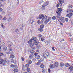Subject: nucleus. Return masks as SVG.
<instances>
[{"mask_svg":"<svg viewBox=\"0 0 73 73\" xmlns=\"http://www.w3.org/2000/svg\"><path fill=\"white\" fill-rule=\"evenodd\" d=\"M36 39L35 37H33L31 39L30 41H31L32 42H33L34 44L36 45H38L39 43L38 41L36 40Z\"/></svg>","mask_w":73,"mask_h":73,"instance_id":"nucleus-1","label":"nucleus"},{"mask_svg":"<svg viewBox=\"0 0 73 73\" xmlns=\"http://www.w3.org/2000/svg\"><path fill=\"white\" fill-rule=\"evenodd\" d=\"M32 42L31 40H29L28 42V43L29 44V46L30 47H32L34 45V42Z\"/></svg>","mask_w":73,"mask_h":73,"instance_id":"nucleus-2","label":"nucleus"},{"mask_svg":"<svg viewBox=\"0 0 73 73\" xmlns=\"http://www.w3.org/2000/svg\"><path fill=\"white\" fill-rule=\"evenodd\" d=\"M35 58L37 59H39L40 58V55H38V53H35Z\"/></svg>","mask_w":73,"mask_h":73,"instance_id":"nucleus-3","label":"nucleus"},{"mask_svg":"<svg viewBox=\"0 0 73 73\" xmlns=\"http://www.w3.org/2000/svg\"><path fill=\"white\" fill-rule=\"evenodd\" d=\"M58 11H56V13L58 12V13H60V12L62 11V8H58Z\"/></svg>","mask_w":73,"mask_h":73,"instance_id":"nucleus-4","label":"nucleus"},{"mask_svg":"<svg viewBox=\"0 0 73 73\" xmlns=\"http://www.w3.org/2000/svg\"><path fill=\"white\" fill-rule=\"evenodd\" d=\"M43 18L42 20V22H43L44 21H45V20H46V19L47 18H48V17H47V16L46 15H45L44 16H43Z\"/></svg>","mask_w":73,"mask_h":73,"instance_id":"nucleus-5","label":"nucleus"},{"mask_svg":"<svg viewBox=\"0 0 73 73\" xmlns=\"http://www.w3.org/2000/svg\"><path fill=\"white\" fill-rule=\"evenodd\" d=\"M56 13H57V15H57L56 16V17L57 18V19H58V17H60V16H61V13H58V12H56Z\"/></svg>","mask_w":73,"mask_h":73,"instance_id":"nucleus-6","label":"nucleus"},{"mask_svg":"<svg viewBox=\"0 0 73 73\" xmlns=\"http://www.w3.org/2000/svg\"><path fill=\"white\" fill-rule=\"evenodd\" d=\"M45 54L46 55V56H47V57H49V56H50V53L48 51H46L45 52Z\"/></svg>","mask_w":73,"mask_h":73,"instance_id":"nucleus-7","label":"nucleus"},{"mask_svg":"<svg viewBox=\"0 0 73 73\" xmlns=\"http://www.w3.org/2000/svg\"><path fill=\"white\" fill-rule=\"evenodd\" d=\"M44 17V15L43 14H41V15H39L38 18L39 19H41L42 17Z\"/></svg>","mask_w":73,"mask_h":73,"instance_id":"nucleus-8","label":"nucleus"},{"mask_svg":"<svg viewBox=\"0 0 73 73\" xmlns=\"http://www.w3.org/2000/svg\"><path fill=\"white\" fill-rule=\"evenodd\" d=\"M3 63L4 64H6L7 63V59H4L3 60Z\"/></svg>","mask_w":73,"mask_h":73,"instance_id":"nucleus-9","label":"nucleus"},{"mask_svg":"<svg viewBox=\"0 0 73 73\" xmlns=\"http://www.w3.org/2000/svg\"><path fill=\"white\" fill-rule=\"evenodd\" d=\"M60 18H61V21L62 23H64V18L62 17H61Z\"/></svg>","mask_w":73,"mask_h":73,"instance_id":"nucleus-10","label":"nucleus"},{"mask_svg":"<svg viewBox=\"0 0 73 73\" xmlns=\"http://www.w3.org/2000/svg\"><path fill=\"white\" fill-rule=\"evenodd\" d=\"M49 4V2L48 1H46L44 3V5L45 6H46V5H48Z\"/></svg>","mask_w":73,"mask_h":73,"instance_id":"nucleus-11","label":"nucleus"},{"mask_svg":"<svg viewBox=\"0 0 73 73\" xmlns=\"http://www.w3.org/2000/svg\"><path fill=\"white\" fill-rule=\"evenodd\" d=\"M54 65L56 67H57L58 65V62H56L54 64Z\"/></svg>","mask_w":73,"mask_h":73,"instance_id":"nucleus-12","label":"nucleus"},{"mask_svg":"<svg viewBox=\"0 0 73 73\" xmlns=\"http://www.w3.org/2000/svg\"><path fill=\"white\" fill-rule=\"evenodd\" d=\"M69 69H70V72H72L73 70V66H70L69 67Z\"/></svg>","mask_w":73,"mask_h":73,"instance_id":"nucleus-13","label":"nucleus"},{"mask_svg":"<svg viewBox=\"0 0 73 73\" xmlns=\"http://www.w3.org/2000/svg\"><path fill=\"white\" fill-rule=\"evenodd\" d=\"M1 46L3 48V47H4L5 46V43L4 42L1 43Z\"/></svg>","mask_w":73,"mask_h":73,"instance_id":"nucleus-14","label":"nucleus"},{"mask_svg":"<svg viewBox=\"0 0 73 73\" xmlns=\"http://www.w3.org/2000/svg\"><path fill=\"white\" fill-rule=\"evenodd\" d=\"M3 59H0V64H3Z\"/></svg>","mask_w":73,"mask_h":73,"instance_id":"nucleus-15","label":"nucleus"},{"mask_svg":"<svg viewBox=\"0 0 73 73\" xmlns=\"http://www.w3.org/2000/svg\"><path fill=\"white\" fill-rule=\"evenodd\" d=\"M10 58H15V56L11 54L10 55Z\"/></svg>","mask_w":73,"mask_h":73,"instance_id":"nucleus-16","label":"nucleus"},{"mask_svg":"<svg viewBox=\"0 0 73 73\" xmlns=\"http://www.w3.org/2000/svg\"><path fill=\"white\" fill-rule=\"evenodd\" d=\"M29 58L30 59L33 58V55L32 54H31L29 56Z\"/></svg>","mask_w":73,"mask_h":73,"instance_id":"nucleus-17","label":"nucleus"},{"mask_svg":"<svg viewBox=\"0 0 73 73\" xmlns=\"http://www.w3.org/2000/svg\"><path fill=\"white\" fill-rule=\"evenodd\" d=\"M40 64H41V61L40 60H38V62L36 63V65H40Z\"/></svg>","mask_w":73,"mask_h":73,"instance_id":"nucleus-18","label":"nucleus"},{"mask_svg":"<svg viewBox=\"0 0 73 73\" xmlns=\"http://www.w3.org/2000/svg\"><path fill=\"white\" fill-rule=\"evenodd\" d=\"M65 66L66 67H69V66H70V65H69V64L68 63H66L65 64Z\"/></svg>","mask_w":73,"mask_h":73,"instance_id":"nucleus-19","label":"nucleus"},{"mask_svg":"<svg viewBox=\"0 0 73 73\" xmlns=\"http://www.w3.org/2000/svg\"><path fill=\"white\" fill-rule=\"evenodd\" d=\"M40 67L43 69V68H44V64H42L40 65Z\"/></svg>","mask_w":73,"mask_h":73,"instance_id":"nucleus-20","label":"nucleus"},{"mask_svg":"<svg viewBox=\"0 0 73 73\" xmlns=\"http://www.w3.org/2000/svg\"><path fill=\"white\" fill-rule=\"evenodd\" d=\"M38 30L40 32H42L43 31V29L41 28L38 29Z\"/></svg>","mask_w":73,"mask_h":73,"instance_id":"nucleus-21","label":"nucleus"},{"mask_svg":"<svg viewBox=\"0 0 73 73\" xmlns=\"http://www.w3.org/2000/svg\"><path fill=\"white\" fill-rule=\"evenodd\" d=\"M50 68H52V69H53L54 68V66H53V64L50 65Z\"/></svg>","mask_w":73,"mask_h":73,"instance_id":"nucleus-22","label":"nucleus"},{"mask_svg":"<svg viewBox=\"0 0 73 73\" xmlns=\"http://www.w3.org/2000/svg\"><path fill=\"white\" fill-rule=\"evenodd\" d=\"M7 20H8V21L10 22L11 21H12V18H9L8 19H7Z\"/></svg>","mask_w":73,"mask_h":73,"instance_id":"nucleus-23","label":"nucleus"},{"mask_svg":"<svg viewBox=\"0 0 73 73\" xmlns=\"http://www.w3.org/2000/svg\"><path fill=\"white\" fill-rule=\"evenodd\" d=\"M64 63H61L60 66L61 67H62L64 65Z\"/></svg>","mask_w":73,"mask_h":73,"instance_id":"nucleus-24","label":"nucleus"},{"mask_svg":"<svg viewBox=\"0 0 73 73\" xmlns=\"http://www.w3.org/2000/svg\"><path fill=\"white\" fill-rule=\"evenodd\" d=\"M49 19H47L45 21V24H47V23L48 22H49Z\"/></svg>","mask_w":73,"mask_h":73,"instance_id":"nucleus-25","label":"nucleus"},{"mask_svg":"<svg viewBox=\"0 0 73 73\" xmlns=\"http://www.w3.org/2000/svg\"><path fill=\"white\" fill-rule=\"evenodd\" d=\"M40 28H42V29H43V28H44V25H40Z\"/></svg>","mask_w":73,"mask_h":73,"instance_id":"nucleus-26","label":"nucleus"},{"mask_svg":"<svg viewBox=\"0 0 73 73\" xmlns=\"http://www.w3.org/2000/svg\"><path fill=\"white\" fill-rule=\"evenodd\" d=\"M30 70H30V68H28L27 69V72H30Z\"/></svg>","mask_w":73,"mask_h":73,"instance_id":"nucleus-27","label":"nucleus"},{"mask_svg":"<svg viewBox=\"0 0 73 73\" xmlns=\"http://www.w3.org/2000/svg\"><path fill=\"white\" fill-rule=\"evenodd\" d=\"M52 20H55L56 19V16H54L52 18Z\"/></svg>","mask_w":73,"mask_h":73,"instance_id":"nucleus-28","label":"nucleus"},{"mask_svg":"<svg viewBox=\"0 0 73 73\" xmlns=\"http://www.w3.org/2000/svg\"><path fill=\"white\" fill-rule=\"evenodd\" d=\"M67 13H69V14L70 13V10H67Z\"/></svg>","mask_w":73,"mask_h":73,"instance_id":"nucleus-29","label":"nucleus"},{"mask_svg":"<svg viewBox=\"0 0 73 73\" xmlns=\"http://www.w3.org/2000/svg\"><path fill=\"white\" fill-rule=\"evenodd\" d=\"M68 8H72V7H73V6L71 5H69L68 6Z\"/></svg>","mask_w":73,"mask_h":73,"instance_id":"nucleus-30","label":"nucleus"},{"mask_svg":"<svg viewBox=\"0 0 73 73\" xmlns=\"http://www.w3.org/2000/svg\"><path fill=\"white\" fill-rule=\"evenodd\" d=\"M40 47H41V46L40 45H38L36 47L38 49H40Z\"/></svg>","mask_w":73,"mask_h":73,"instance_id":"nucleus-31","label":"nucleus"},{"mask_svg":"<svg viewBox=\"0 0 73 73\" xmlns=\"http://www.w3.org/2000/svg\"><path fill=\"white\" fill-rule=\"evenodd\" d=\"M1 27H2L3 28H5V27L4 26V25L3 24V23H1Z\"/></svg>","mask_w":73,"mask_h":73,"instance_id":"nucleus-32","label":"nucleus"},{"mask_svg":"<svg viewBox=\"0 0 73 73\" xmlns=\"http://www.w3.org/2000/svg\"><path fill=\"white\" fill-rule=\"evenodd\" d=\"M14 71L15 72H18V69H17V68H15L14 70Z\"/></svg>","mask_w":73,"mask_h":73,"instance_id":"nucleus-33","label":"nucleus"},{"mask_svg":"<svg viewBox=\"0 0 73 73\" xmlns=\"http://www.w3.org/2000/svg\"><path fill=\"white\" fill-rule=\"evenodd\" d=\"M60 3L59 2V3H58L57 4V5H56L57 8H58V7H59V5H60Z\"/></svg>","mask_w":73,"mask_h":73,"instance_id":"nucleus-34","label":"nucleus"},{"mask_svg":"<svg viewBox=\"0 0 73 73\" xmlns=\"http://www.w3.org/2000/svg\"><path fill=\"white\" fill-rule=\"evenodd\" d=\"M58 20L59 22H60L61 21V19L60 17H59L58 18Z\"/></svg>","mask_w":73,"mask_h":73,"instance_id":"nucleus-35","label":"nucleus"},{"mask_svg":"<svg viewBox=\"0 0 73 73\" xmlns=\"http://www.w3.org/2000/svg\"><path fill=\"white\" fill-rule=\"evenodd\" d=\"M30 52L31 53L33 54L35 52V51L33 50H31L30 51Z\"/></svg>","mask_w":73,"mask_h":73,"instance_id":"nucleus-36","label":"nucleus"},{"mask_svg":"<svg viewBox=\"0 0 73 73\" xmlns=\"http://www.w3.org/2000/svg\"><path fill=\"white\" fill-rule=\"evenodd\" d=\"M4 50H5V51H6L7 50V47L5 46L3 48Z\"/></svg>","mask_w":73,"mask_h":73,"instance_id":"nucleus-37","label":"nucleus"},{"mask_svg":"<svg viewBox=\"0 0 73 73\" xmlns=\"http://www.w3.org/2000/svg\"><path fill=\"white\" fill-rule=\"evenodd\" d=\"M45 5H43L42 7V9H45Z\"/></svg>","mask_w":73,"mask_h":73,"instance_id":"nucleus-38","label":"nucleus"},{"mask_svg":"<svg viewBox=\"0 0 73 73\" xmlns=\"http://www.w3.org/2000/svg\"><path fill=\"white\" fill-rule=\"evenodd\" d=\"M29 64H32V61L29 60L28 62Z\"/></svg>","mask_w":73,"mask_h":73,"instance_id":"nucleus-39","label":"nucleus"},{"mask_svg":"<svg viewBox=\"0 0 73 73\" xmlns=\"http://www.w3.org/2000/svg\"><path fill=\"white\" fill-rule=\"evenodd\" d=\"M9 51H10V52H12V48H9Z\"/></svg>","mask_w":73,"mask_h":73,"instance_id":"nucleus-40","label":"nucleus"},{"mask_svg":"<svg viewBox=\"0 0 73 73\" xmlns=\"http://www.w3.org/2000/svg\"><path fill=\"white\" fill-rule=\"evenodd\" d=\"M29 65L28 64H27L25 65V66L26 68H27V67H29Z\"/></svg>","mask_w":73,"mask_h":73,"instance_id":"nucleus-41","label":"nucleus"},{"mask_svg":"<svg viewBox=\"0 0 73 73\" xmlns=\"http://www.w3.org/2000/svg\"><path fill=\"white\" fill-rule=\"evenodd\" d=\"M42 73H45V70H42Z\"/></svg>","mask_w":73,"mask_h":73,"instance_id":"nucleus-42","label":"nucleus"},{"mask_svg":"<svg viewBox=\"0 0 73 73\" xmlns=\"http://www.w3.org/2000/svg\"><path fill=\"white\" fill-rule=\"evenodd\" d=\"M37 23L38 24H41V22L40 21H37Z\"/></svg>","mask_w":73,"mask_h":73,"instance_id":"nucleus-43","label":"nucleus"},{"mask_svg":"<svg viewBox=\"0 0 73 73\" xmlns=\"http://www.w3.org/2000/svg\"><path fill=\"white\" fill-rule=\"evenodd\" d=\"M3 9L2 8L0 7V12H1L3 11Z\"/></svg>","mask_w":73,"mask_h":73,"instance_id":"nucleus-44","label":"nucleus"},{"mask_svg":"<svg viewBox=\"0 0 73 73\" xmlns=\"http://www.w3.org/2000/svg\"><path fill=\"white\" fill-rule=\"evenodd\" d=\"M11 62H13V63H14V62H15L13 60V59L12 58L11 59Z\"/></svg>","mask_w":73,"mask_h":73,"instance_id":"nucleus-45","label":"nucleus"},{"mask_svg":"<svg viewBox=\"0 0 73 73\" xmlns=\"http://www.w3.org/2000/svg\"><path fill=\"white\" fill-rule=\"evenodd\" d=\"M45 40V39L44 38H42L41 39V41H44Z\"/></svg>","mask_w":73,"mask_h":73,"instance_id":"nucleus-46","label":"nucleus"},{"mask_svg":"<svg viewBox=\"0 0 73 73\" xmlns=\"http://www.w3.org/2000/svg\"><path fill=\"white\" fill-rule=\"evenodd\" d=\"M3 54H3V53H2L0 52V56H3Z\"/></svg>","mask_w":73,"mask_h":73,"instance_id":"nucleus-47","label":"nucleus"},{"mask_svg":"<svg viewBox=\"0 0 73 73\" xmlns=\"http://www.w3.org/2000/svg\"><path fill=\"white\" fill-rule=\"evenodd\" d=\"M11 67L12 68H13L14 67H15V65H13V64H11Z\"/></svg>","mask_w":73,"mask_h":73,"instance_id":"nucleus-48","label":"nucleus"},{"mask_svg":"<svg viewBox=\"0 0 73 73\" xmlns=\"http://www.w3.org/2000/svg\"><path fill=\"white\" fill-rule=\"evenodd\" d=\"M64 41V39H60V42H61V41Z\"/></svg>","mask_w":73,"mask_h":73,"instance_id":"nucleus-49","label":"nucleus"},{"mask_svg":"<svg viewBox=\"0 0 73 73\" xmlns=\"http://www.w3.org/2000/svg\"><path fill=\"white\" fill-rule=\"evenodd\" d=\"M67 16L69 18H70V17H71V16H70V15H69V14H67Z\"/></svg>","mask_w":73,"mask_h":73,"instance_id":"nucleus-50","label":"nucleus"},{"mask_svg":"<svg viewBox=\"0 0 73 73\" xmlns=\"http://www.w3.org/2000/svg\"><path fill=\"white\" fill-rule=\"evenodd\" d=\"M38 37H41L42 36L41 35V34H39L38 35Z\"/></svg>","mask_w":73,"mask_h":73,"instance_id":"nucleus-51","label":"nucleus"},{"mask_svg":"<svg viewBox=\"0 0 73 73\" xmlns=\"http://www.w3.org/2000/svg\"><path fill=\"white\" fill-rule=\"evenodd\" d=\"M14 68H15V69H17V68H18V67H17V66H15Z\"/></svg>","mask_w":73,"mask_h":73,"instance_id":"nucleus-52","label":"nucleus"},{"mask_svg":"<svg viewBox=\"0 0 73 73\" xmlns=\"http://www.w3.org/2000/svg\"><path fill=\"white\" fill-rule=\"evenodd\" d=\"M39 4H40V5H42L43 4V3L41 2H39Z\"/></svg>","mask_w":73,"mask_h":73,"instance_id":"nucleus-53","label":"nucleus"},{"mask_svg":"<svg viewBox=\"0 0 73 73\" xmlns=\"http://www.w3.org/2000/svg\"><path fill=\"white\" fill-rule=\"evenodd\" d=\"M6 19H7V18H6V17H4L2 19V20H6Z\"/></svg>","mask_w":73,"mask_h":73,"instance_id":"nucleus-54","label":"nucleus"},{"mask_svg":"<svg viewBox=\"0 0 73 73\" xmlns=\"http://www.w3.org/2000/svg\"><path fill=\"white\" fill-rule=\"evenodd\" d=\"M31 48H32V49H36V47H32Z\"/></svg>","mask_w":73,"mask_h":73,"instance_id":"nucleus-55","label":"nucleus"},{"mask_svg":"<svg viewBox=\"0 0 73 73\" xmlns=\"http://www.w3.org/2000/svg\"><path fill=\"white\" fill-rule=\"evenodd\" d=\"M52 49L53 50H54V51L55 50V49H54V47H52Z\"/></svg>","mask_w":73,"mask_h":73,"instance_id":"nucleus-56","label":"nucleus"},{"mask_svg":"<svg viewBox=\"0 0 73 73\" xmlns=\"http://www.w3.org/2000/svg\"><path fill=\"white\" fill-rule=\"evenodd\" d=\"M65 20L66 21H68V18H65Z\"/></svg>","mask_w":73,"mask_h":73,"instance_id":"nucleus-57","label":"nucleus"},{"mask_svg":"<svg viewBox=\"0 0 73 73\" xmlns=\"http://www.w3.org/2000/svg\"><path fill=\"white\" fill-rule=\"evenodd\" d=\"M15 32H16L18 33L19 32V30H18V29H17L15 30Z\"/></svg>","mask_w":73,"mask_h":73,"instance_id":"nucleus-58","label":"nucleus"},{"mask_svg":"<svg viewBox=\"0 0 73 73\" xmlns=\"http://www.w3.org/2000/svg\"><path fill=\"white\" fill-rule=\"evenodd\" d=\"M70 16H72V15H73V13H70Z\"/></svg>","mask_w":73,"mask_h":73,"instance_id":"nucleus-59","label":"nucleus"},{"mask_svg":"<svg viewBox=\"0 0 73 73\" xmlns=\"http://www.w3.org/2000/svg\"><path fill=\"white\" fill-rule=\"evenodd\" d=\"M21 60L23 61H24V58H23V57H21Z\"/></svg>","mask_w":73,"mask_h":73,"instance_id":"nucleus-60","label":"nucleus"},{"mask_svg":"<svg viewBox=\"0 0 73 73\" xmlns=\"http://www.w3.org/2000/svg\"><path fill=\"white\" fill-rule=\"evenodd\" d=\"M20 29H23V27H20Z\"/></svg>","mask_w":73,"mask_h":73,"instance_id":"nucleus-61","label":"nucleus"},{"mask_svg":"<svg viewBox=\"0 0 73 73\" xmlns=\"http://www.w3.org/2000/svg\"><path fill=\"white\" fill-rule=\"evenodd\" d=\"M43 57H44V58H46V56H45V54H44L43 55Z\"/></svg>","mask_w":73,"mask_h":73,"instance_id":"nucleus-62","label":"nucleus"},{"mask_svg":"<svg viewBox=\"0 0 73 73\" xmlns=\"http://www.w3.org/2000/svg\"><path fill=\"white\" fill-rule=\"evenodd\" d=\"M11 44H9L8 47H9V48H11Z\"/></svg>","mask_w":73,"mask_h":73,"instance_id":"nucleus-63","label":"nucleus"},{"mask_svg":"<svg viewBox=\"0 0 73 73\" xmlns=\"http://www.w3.org/2000/svg\"><path fill=\"white\" fill-rule=\"evenodd\" d=\"M70 10V12H73V10Z\"/></svg>","mask_w":73,"mask_h":73,"instance_id":"nucleus-64","label":"nucleus"}]
</instances>
